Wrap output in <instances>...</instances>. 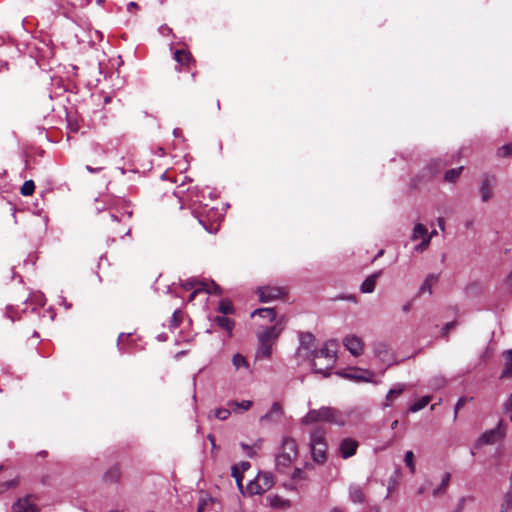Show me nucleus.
<instances>
[{
    "mask_svg": "<svg viewBox=\"0 0 512 512\" xmlns=\"http://www.w3.org/2000/svg\"><path fill=\"white\" fill-rule=\"evenodd\" d=\"M159 31L162 35H169L172 30L168 26L164 25L160 27Z\"/></svg>",
    "mask_w": 512,
    "mask_h": 512,
    "instance_id": "obj_55",
    "label": "nucleus"
},
{
    "mask_svg": "<svg viewBox=\"0 0 512 512\" xmlns=\"http://www.w3.org/2000/svg\"><path fill=\"white\" fill-rule=\"evenodd\" d=\"M468 499L472 500V497L462 496V497L458 500V504H457V508H456V510H458L459 512H462V511L464 510V507H465L466 501H467Z\"/></svg>",
    "mask_w": 512,
    "mask_h": 512,
    "instance_id": "obj_53",
    "label": "nucleus"
},
{
    "mask_svg": "<svg viewBox=\"0 0 512 512\" xmlns=\"http://www.w3.org/2000/svg\"><path fill=\"white\" fill-rule=\"evenodd\" d=\"M121 472L117 465L111 467L104 474V481L107 483H116L120 480Z\"/></svg>",
    "mask_w": 512,
    "mask_h": 512,
    "instance_id": "obj_31",
    "label": "nucleus"
},
{
    "mask_svg": "<svg viewBox=\"0 0 512 512\" xmlns=\"http://www.w3.org/2000/svg\"><path fill=\"white\" fill-rule=\"evenodd\" d=\"M430 241L431 237H425L424 239H422V242L416 246V251L423 252L424 250H426L430 244Z\"/></svg>",
    "mask_w": 512,
    "mask_h": 512,
    "instance_id": "obj_49",
    "label": "nucleus"
},
{
    "mask_svg": "<svg viewBox=\"0 0 512 512\" xmlns=\"http://www.w3.org/2000/svg\"><path fill=\"white\" fill-rule=\"evenodd\" d=\"M493 185L494 179L489 176H484L479 189L482 202H488L493 197Z\"/></svg>",
    "mask_w": 512,
    "mask_h": 512,
    "instance_id": "obj_12",
    "label": "nucleus"
},
{
    "mask_svg": "<svg viewBox=\"0 0 512 512\" xmlns=\"http://www.w3.org/2000/svg\"><path fill=\"white\" fill-rule=\"evenodd\" d=\"M259 296V300L263 303L277 300L284 295V290L281 287L276 286H262L256 291Z\"/></svg>",
    "mask_w": 512,
    "mask_h": 512,
    "instance_id": "obj_6",
    "label": "nucleus"
},
{
    "mask_svg": "<svg viewBox=\"0 0 512 512\" xmlns=\"http://www.w3.org/2000/svg\"><path fill=\"white\" fill-rule=\"evenodd\" d=\"M292 479L295 481L304 479V472L300 468H295L292 473Z\"/></svg>",
    "mask_w": 512,
    "mask_h": 512,
    "instance_id": "obj_52",
    "label": "nucleus"
},
{
    "mask_svg": "<svg viewBox=\"0 0 512 512\" xmlns=\"http://www.w3.org/2000/svg\"><path fill=\"white\" fill-rule=\"evenodd\" d=\"M446 384V380L443 376H436L430 380V387L438 390Z\"/></svg>",
    "mask_w": 512,
    "mask_h": 512,
    "instance_id": "obj_44",
    "label": "nucleus"
},
{
    "mask_svg": "<svg viewBox=\"0 0 512 512\" xmlns=\"http://www.w3.org/2000/svg\"><path fill=\"white\" fill-rule=\"evenodd\" d=\"M233 467H238V472H240L241 474H243L245 471H247L248 469H250L251 464H250V462H248V461H242V462H240L239 464L234 465Z\"/></svg>",
    "mask_w": 512,
    "mask_h": 512,
    "instance_id": "obj_51",
    "label": "nucleus"
},
{
    "mask_svg": "<svg viewBox=\"0 0 512 512\" xmlns=\"http://www.w3.org/2000/svg\"><path fill=\"white\" fill-rule=\"evenodd\" d=\"M450 479H451L450 473L449 472L444 473V475L442 476L441 483L439 484V486L437 488H435L433 490L432 494L434 497H437V496L445 493V491L449 485Z\"/></svg>",
    "mask_w": 512,
    "mask_h": 512,
    "instance_id": "obj_34",
    "label": "nucleus"
},
{
    "mask_svg": "<svg viewBox=\"0 0 512 512\" xmlns=\"http://www.w3.org/2000/svg\"><path fill=\"white\" fill-rule=\"evenodd\" d=\"M262 442V439H257L252 445L241 442L240 447L247 457L254 458L256 457L258 451L261 450Z\"/></svg>",
    "mask_w": 512,
    "mask_h": 512,
    "instance_id": "obj_17",
    "label": "nucleus"
},
{
    "mask_svg": "<svg viewBox=\"0 0 512 512\" xmlns=\"http://www.w3.org/2000/svg\"><path fill=\"white\" fill-rule=\"evenodd\" d=\"M329 512H345V510L339 507H333Z\"/></svg>",
    "mask_w": 512,
    "mask_h": 512,
    "instance_id": "obj_64",
    "label": "nucleus"
},
{
    "mask_svg": "<svg viewBox=\"0 0 512 512\" xmlns=\"http://www.w3.org/2000/svg\"><path fill=\"white\" fill-rule=\"evenodd\" d=\"M454 326H455V322L447 323V324L443 327V334H446V333H447L450 329H452Z\"/></svg>",
    "mask_w": 512,
    "mask_h": 512,
    "instance_id": "obj_57",
    "label": "nucleus"
},
{
    "mask_svg": "<svg viewBox=\"0 0 512 512\" xmlns=\"http://www.w3.org/2000/svg\"><path fill=\"white\" fill-rule=\"evenodd\" d=\"M228 407H230V409L235 412V413H241L243 411H247L251 408L252 406V401L250 400H243L241 402H238V401H229L227 403Z\"/></svg>",
    "mask_w": 512,
    "mask_h": 512,
    "instance_id": "obj_28",
    "label": "nucleus"
},
{
    "mask_svg": "<svg viewBox=\"0 0 512 512\" xmlns=\"http://www.w3.org/2000/svg\"><path fill=\"white\" fill-rule=\"evenodd\" d=\"M404 462L406 466L409 468L410 472L415 473L416 467L414 463V454L412 451H407L404 456Z\"/></svg>",
    "mask_w": 512,
    "mask_h": 512,
    "instance_id": "obj_42",
    "label": "nucleus"
},
{
    "mask_svg": "<svg viewBox=\"0 0 512 512\" xmlns=\"http://www.w3.org/2000/svg\"><path fill=\"white\" fill-rule=\"evenodd\" d=\"M266 499L269 502L270 506L273 508L286 509L291 506V503L289 500L284 499L278 495H269V496H267Z\"/></svg>",
    "mask_w": 512,
    "mask_h": 512,
    "instance_id": "obj_23",
    "label": "nucleus"
},
{
    "mask_svg": "<svg viewBox=\"0 0 512 512\" xmlns=\"http://www.w3.org/2000/svg\"><path fill=\"white\" fill-rule=\"evenodd\" d=\"M39 508L36 499L31 496H25L18 499L12 506V512H38Z\"/></svg>",
    "mask_w": 512,
    "mask_h": 512,
    "instance_id": "obj_8",
    "label": "nucleus"
},
{
    "mask_svg": "<svg viewBox=\"0 0 512 512\" xmlns=\"http://www.w3.org/2000/svg\"><path fill=\"white\" fill-rule=\"evenodd\" d=\"M466 401H467V398H465V397H461L458 399V401L455 405V408H454V419L457 418L458 411L465 405Z\"/></svg>",
    "mask_w": 512,
    "mask_h": 512,
    "instance_id": "obj_50",
    "label": "nucleus"
},
{
    "mask_svg": "<svg viewBox=\"0 0 512 512\" xmlns=\"http://www.w3.org/2000/svg\"><path fill=\"white\" fill-rule=\"evenodd\" d=\"M336 347L335 341H329L321 349L316 350L311 363L313 372L324 377L329 375V370L333 368L336 362Z\"/></svg>",
    "mask_w": 512,
    "mask_h": 512,
    "instance_id": "obj_1",
    "label": "nucleus"
},
{
    "mask_svg": "<svg viewBox=\"0 0 512 512\" xmlns=\"http://www.w3.org/2000/svg\"><path fill=\"white\" fill-rule=\"evenodd\" d=\"M200 292L211 293L212 290L209 288L207 282H199V287L195 288L190 294L188 301L191 302L195 299L196 295Z\"/></svg>",
    "mask_w": 512,
    "mask_h": 512,
    "instance_id": "obj_39",
    "label": "nucleus"
},
{
    "mask_svg": "<svg viewBox=\"0 0 512 512\" xmlns=\"http://www.w3.org/2000/svg\"><path fill=\"white\" fill-rule=\"evenodd\" d=\"M231 474L235 478L238 488L244 493L242 485L243 474L238 472V467H232Z\"/></svg>",
    "mask_w": 512,
    "mask_h": 512,
    "instance_id": "obj_48",
    "label": "nucleus"
},
{
    "mask_svg": "<svg viewBox=\"0 0 512 512\" xmlns=\"http://www.w3.org/2000/svg\"><path fill=\"white\" fill-rule=\"evenodd\" d=\"M102 169H103L102 167L94 168V167H92V166H90V165H87V166H86V170H87L88 172H90V173H98V172H100Z\"/></svg>",
    "mask_w": 512,
    "mask_h": 512,
    "instance_id": "obj_56",
    "label": "nucleus"
},
{
    "mask_svg": "<svg viewBox=\"0 0 512 512\" xmlns=\"http://www.w3.org/2000/svg\"><path fill=\"white\" fill-rule=\"evenodd\" d=\"M438 281V276L435 274H429L425 278L424 282L420 286L419 294L428 293L429 295L432 294V287L433 285Z\"/></svg>",
    "mask_w": 512,
    "mask_h": 512,
    "instance_id": "obj_26",
    "label": "nucleus"
},
{
    "mask_svg": "<svg viewBox=\"0 0 512 512\" xmlns=\"http://www.w3.org/2000/svg\"><path fill=\"white\" fill-rule=\"evenodd\" d=\"M259 316L273 322L277 318V314L274 308H258L251 313V317Z\"/></svg>",
    "mask_w": 512,
    "mask_h": 512,
    "instance_id": "obj_21",
    "label": "nucleus"
},
{
    "mask_svg": "<svg viewBox=\"0 0 512 512\" xmlns=\"http://www.w3.org/2000/svg\"><path fill=\"white\" fill-rule=\"evenodd\" d=\"M173 135L175 138H182V130L179 128H175L173 130Z\"/></svg>",
    "mask_w": 512,
    "mask_h": 512,
    "instance_id": "obj_59",
    "label": "nucleus"
},
{
    "mask_svg": "<svg viewBox=\"0 0 512 512\" xmlns=\"http://www.w3.org/2000/svg\"><path fill=\"white\" fill-rule=\"evenodd\" d=\"M181 321H182V312H181V310L176 309L173 312L172 317H171V321H170L171 328L178 327L180 325Z\"/></svg>",
    "mask_w": 512,
    "mask_h": 512,
    "instance_id": "obj_46",
    "label": "nucleus"
},
{
    "mask_svg": "<svg viewBox=\"0 0 512 512\" xmlns=\"http://www.w3.org/2000/svg\"><path fill=\"white\" fill-rule=\"evenodd\" d=\"M157 338H158V340H159V341H162V342H163V341H166V340H167L168 336H167L165 333H162V334H159V335L157 336Z\"/></svg>",
    "mask_w": 512,
    "mask_h": 512,
    "instance_id": "obj_63",
    "label": "nucleus"
},
{
    "mask_svg": "<svg viewBox=\"0 0 512 512\" xmlns=\"http://www.w3.org/2000/svg\"><path fill=\"white\" fill-rule=\"evenodd\" d=\"M298 455L297 443L292 438H285L282 442L281 451L276 455V469L284 473L291 466Z\"/></svg>",
    "mask_w": 512,
    "mask_h": 512,
    "instance_id": "obj_3",
    "label": "nucleus"
},
{
    "mask_svg": "<svg viewBox=\"0 0 512 512\" xmlns=\"http://www.w3.org/2000/svg\"><path fill=\"white\" fill-rule=\"evenodd\" d=\"M208 440L210 441L211 445H212V448H215L216 447V444H215V436L212 435V434H209L207 436Z\"/></svg>",
    "mask_w": 512,
    "mask_h": 512,
    "instance_id": "obj_61",
    "label": "nucleus"
},
{
    "mask_svg": "<svg viewBox=\"0 0 512 512\" xmlns=\"http://www.w3.org/2000/svg\"><path fill=\"white\" fill-rule=\"evenodd\" d=\"M497 154L500 157L512 156V143H508V144L501 146L498 149Z\"/></svg>",
    "mask_w": 512,
    "mask_h": 512,
    "instance_id": "obj_47",
    "label": "nucleus"
},
{
    "mask_svg": "<svg viewBox=\"0 0 512 512\" xmlns=\"http://www.w3.org/2000/svg\"><path fill=\"white\" fill-rule=\"evenodd\" d=\"M199 282H201V281L197 280L195 278H189V279L182 281L181 286L185 290H191V289L194 290L195 288L199 287Z\"/></svg>",
    "mask_w": 512,
    "mask_h": 512,
    "instance_id": "obj_45",
    "label": "nucleus"
},
{
    "mask_svg": "<svg viewBox=\"0 0 512 512\" xmlns=\"http://www.w3.org/2000/svg\"><path fill=\"white\" fill-rule=\"evenodd\" d=\"M232 364L236 370L245 369L248 373L251 372L247 359L240 353L233 355Z\"/></svg>",
    "mask_w": 512,
    "mask_h": 512,
    "instance_id": "obj_27",
    "label": "nucleus"
},
{
    "mask_svg": "<svg viewBox=\"0 0 512 512\" xmlns=\"http://www.w3.org/2000/svg\"><path fill=\"white\" fill-rule=\"evenodd\" d=\"M312 457L315 462L317 463H323L326 460V450L327 445L326 443H322L320 445H310Z\"/></svg>",
    "mask_w": 512,
    "mask_h": 512,
    "instance_id": "obj_14",
    "label": "nucleus"
},
{
    "mask_svg": "<svg viewBox=\"0 0 512 512\" xmlns=\"http://www.w3.org/2000/svg\"><path fill=\"white\" fill-rule=\"evenodd\" d=\"M188 191V199L192 202V204H202L203 200L205 199V191L199 190L198 188L194 189H187Z\"/></svg>",
    "mask_w": 512,
    "mask_h": 512,
    "instance_id": "obj_32",
    "label": "nucleus"
},
{
    "mask_svg": "<svg viewBox=\"0 0 512 512\" xmlns=\"http://www.w3.org/2000/svg\"><path fill=\"white\" fill-rule=\"evenodd\" d=\"M174 60L178 63L179 66H186L192 59L190 52L184 49H177L173 55Z\"/></svg>",
    "mask_w": 512,
    "mask_h": 512,
    "instance_id": "obj_25",
    "label": "nucleus"
},
{
    "mask_svg": "<svg viewBox=\"0 0 512 512\" xmlns=\"http://www.w3.org/2000/svg\"><path fill=\"white\" fill-rule=\"evenodd\" d=\"M272 356V346L258 342V346L255 352V361H261L263 359H270Z\"/></svg>",
    "mask_w": 512,
    "mask_h": 512,
    "instance_id": "obj_18",
    "label": "nucleus"
},
{
    "mask_svg": "<svg viewBox=\"0 0 512 512\" xmlns=\"http://www.w3.org/2000/svg\"><path fill=\"white\" fill-rule=\"evenodd\" d=\"M337 374L344 378L355 380L358 382H361V381L369 382V381H371V378L373 377V373H371L370 371H359V370H353L351 372L340 371V372H337Z\"/></svg>",
    "mask_w": 512,
    "mask_h": 512,
    "instance_id": "obj_11",
    "label": "nucleus"
},
{
    "mask_svg": "<svg viewBox=\"0 0 512 512\" xmlns=\"http://www.w3.org/2000/svg\"><path fill=\"white\" fill-rule=\"evenodd\" d=\"M411 308H412V302L410 301L402 306V311L405 313H408L411 310Z\"/></svg>",
    "mask_w": 512,
    "mask_h": 512,
    "instance_id": "obj_58",
    "label": "nucleus"
},
{
    "mask_svg": "<svg viewBox=\"0 0 512 512\" xmlns=\"http://www.w3.org/2000/svg\"><path fill=\"white\" fill-rule=\"evenodd\" d=\"M439 228L443 231L445 229V221L443 218H438L437 220Z\"/></svg>",
    "mask_w": 512,
    "mask_h": 512,
    "instance_id": "obj_60",
    "label": "nucleus"
},
{
    "mask_svg": "<svg viewBox=\"0 0 512 512\" xmlns=\"http://www.w3.org/2000/svg\"><path fill=\"white\" fill-rule=\"evenodd\" d=\"M219 312L223 315L231 314L234 311L233 305L229 300H222L218 307Z\"/></svg>",
    "mask_w": 512,
    "mask_h": 512,
    "instance_id": "obj_40",
    "label": "nucleus"
},
{
    "mask_svg": "<svg viewBox=\"0 0 512 512\" xmlns=\"http://www.w3.org/2000/svg\"><path fill=\"white\" fill-rule=\"evenodd\" d=\"M503 358L505 360V363L500 378H512V349L503 352Z\"/></svg>",
    "mask_w": 512,
    "mask_h": 512,
    "instance_id": "obj_15",
    "label": "nucleus"
},
{
    "mask_svg": "<svg viewBox=\"0 0 512 512\" xmlns=\"http://www.w3.org/2000/svg\"><path fill=\"white\" fill-rule=\"evenodd\" d=\"M432 163L429 165L428 169H429V177H432L434 174H436L439 169H432Z\"/></svg>",
    "mask_w": 512,
    "mask_h": 512,
    "instance_id": "obj_62",
    "label": "nucleus"
},
{
    "mask_svg": "<svg viewBox=\"0 0 512 512\" xmlns=\"http://www.w3.org/2000/svg\"><path fill=\"white\" fill-rule=\"evenodd\" d=\"M320 421L343 426L346 423V417L341 411L333 407H321L320 409L310 410L302 420L304 424H313Z\"/></svg>",
    "mask_w": 512,
    "mask_h": 512,
    "instance_id": "obj_2",
    "label": "nucleus"
},
{
    "mask_svg": "<svg viewBox=\"0 0 512 512\" xmlns=\"http://www.w3.org/2000/svg\"><path fill=\"white\" fill-rule=\"evenodd\" d=\"M358 442L353 438H345L340 443V454L343 459L352 457L358 448Z\"/></svg>",
    "mask_w": 512,
    "mask_h": 512,
    "instance_id": "obj_10",
    "label": "nucleus"
},
{
    "mask_svg": "<svg viewBox=\"0 0 512 512\" xmlns=\"http://www.w3.org/2000/svg\"><path fill=\"white\" fill-rule=\"evenodd\" d=\"M35 189V184L32 180H27L24 182V184L21 187V194L23 196H30L33 194Z\"/></svg>",
    "mask_w": 512,
    "mask_h": 512,
    "instance_id": "obj_43",
    "label": "nucleus"
},
{
    "mask_svg": "<svg viewBox=\"0 0 512 512\" xmlns=\"http://www.w3.org/2000/svg\"><path fill=\"white\" fill-rule=\"evenodd\" d=\"M375 355L383 362H389L390 358V348L386 343H377L374 347Z\"/></svg>",
    "mask_w": 512,
    "mask_h": 512,
    "instance_id": "obj_19",
    "label": "nucleus"
},
{
    "mask_svg": "<svg viewBox=\"0 0 512 512\" xmlns=\"http://www.w3.org/2000/svg\"><path fill=\"white\" fill-rule=\"evenodd\" d=\"M281 332L282 328H280L278 325L266 327L264 330L257 334V340L258 342L270 344V346L273 347Z\"/></svg>",
    "mask_w": 512,
    "mask_h": 512,
    "instance_id": "obj_7",
    "label": "nucleus"
},
{
    "mask_svg": "<svg viewBox=\"0 0 512 512\" xmlns=\"http://www.w3.org/2000/svg\"><path fill=\"white\" fill-rule=\"evenodd\" d=\"M506 426L503 421L500 420L497 426L491 430L485 431L478 439V445L493 444L505 437Z\"/></svg>",
    "mask_w": 512,
    "mask_h": 512,
    "instance_id": "obj_5",
    "label": "nucleus"
},
{
    "mask_svg": "<svg viewBox=\"0 0 512 512\" xmlns=\"http://www.w3.org/2000/svg\"><path fill=\"white\" fill-rule=\"evenodd\" d=\"M282 414H283L282 406L278 402H274L272 404L270 410L265 415H263L260 418V420L261 421L271 420V419H274L275 417H280Z\"/></svg>",
    "mask_w": 512,
    "mask_h": 512,
    "instance_id": "obj_33",
    "label": "nucleus"
},
{
    "mask_svg": "<svg viewBox=\"0 0 512 512\" xmlns=\"http://www.w3.org/2000/svg\"><path fill=\"white\" fill-rule=\"evenodd\" d=\"M406 389V386L405 384H402V383H398L396 385H394L390 390L389 392L387 393L386 395V399H385V406L386 407H389L392 405L393 401L395 400V398H397L398 396H400L404 390Z\"/></svg>",
    "mask_w": 512,
    "mask_h": 512,
    "instance_id": "obj_16",
    "label": "nucleus"
},
{
    "mask_svg": "<svg viewBox=\"0 0 512 512\" xmlns=\"http://www.w3.org/2000/svg\"><path fill=\"white\" fill-rule=\"evenodd\" d=\"M379 276V273H374L368 276L360 286V290L362 293H372L375 290L376 280Z\"/></svg>",
    "mask_w": 512,
    "mask_h": 512,
    "instance_id": "obj_24",
    "label": "nucleus"
},
{
    "mask_svg": "<svg viewBox=\"0 0 512 512\" xmlns=\"http://www.w3.org/2000/svg\"><path fill=\"white\" fill-rule=\"evenodd\" d=\"M245 493L249 496L261 495L264 493L260 480L257 476L248 482Z\"/></svg>",
    "mask_w": 512,
    "mask_h": 512,
    "instance_id": "obj_20",
    "label": "nucleus"
},
{
    "mask_svg": "<svg viewBox=\"0 0 512 512\" xmlns=\"http://www.w3.org/2000/svg\"><path fill=\"white\" fill-rule=\"evenodd\" d=\"M209 288L212 290L210 294H221V288L214 281L207 283Z\"/></svg>",
    "mask_w": 512,
    "mask_h": 512,
    "instance_id": "obj_54",
    "label": "nucleus"
},
{
    "mask_svg": "<svg viewBox=\"0 0 512 512\" xmlns=\"http://www.w3.org/2000/svg\"><path fill=\"white\" fill-rule=\"evenodd\" d=\"M512 509V470L509 477V488L504 495L503 502L500 507L501 512H509Z\"/></svg>",
    "mask_w": 512,
    "mask_h": 512,
    "instance_id": "obj_22",
    "label": "nucleus"
},
{
    "mask_svg": "<svg viewBox=\"0 0 512 512\" xmlns=\"http://www.w3.org/2000/svg\"><path fill=\"white\" fill-rule=\"evenodd\" d=\"M231 409L230 407L229 408H217L215 409L212 413H213V416L219 420H226L230 414H231Z\"/></svg>",
    "mask_w": 512,
    "mask_h": 512,
    "instance_id": "obj_41",
    "label": "nucleus"
},
{
    "mask_svg": "<svg viewBox=\"0 0 512 512\" xmlns=\"http://www.w3.org/2000/svg\"><path fill=\"white\" fill-rule=\"evenodd\" d=\"M325 442L324 431L322 429H315L310 436V445H320Z\"/></svg>",
    "mask_w": 512,
    "mask_h": 512,
    "instance_id": "obj_37",
    "label": "nucleus"
},
{
    "mask_svg": "<svg viewBox=\"0 0 512 512\" xmlns=\"http://www.w3.org/2000/svg\"><path fill=\"white\" fill-rule=\"evenodd\" d=\"M462 170H463V167L461 166V167L450 169V170L446 171L445 176H444L445 181L454 183L460 176Z\"/></svg>",
    "mask_w": 512,
    "mask_h": 512,
    "instance_id": "obj_38",
    "label": "nucleus"
},
{
    "mask_svg": "<svg viewBox=\"0 0 512 512\" xmlns=\"http://www.w3.org/2000/svg\"><path fill=\"white\" fill-rule=\"evenodd\" d=\"M214 322L221 328L225 329L229 336L232 335V330L234 327V322L226 317V315L216 316L214 318Z\"/></svg>",
    "mask_w": 512,
    "mask_h": 512,
    "instance_id": "obj_30",
    "label": "nucleus"
},
{
    "mask_svg": "<svg viewBox=\"0 0 512 512\" xmlns=\"http://www.w3.org/2000/svg\"><path fill=\"white\" fill-rule=\"evenodd\" d=\"M425 237H429L427 228L420 223L416 224L411 236L412 240H417L418 238L424 239Z\"/></svg>",
    "mask_w": 512,
    "mask_h": 512,
    "instance_id": "obj_36",
    "label": "nucleus"
},
{
    "mask_svg": "<svg viewBox=\"0 0 512 512\" xmlns=\"http://www.w3.org/2000/svg\"><path fill=\"white\" fill-rule=\"evenodd\" d=\"M300 345L297 349V355L301 357L302 359H310L314 357L316 352L315 347V337L313 334L307 332V333H301L299 336Z\"/></svg>",
    "mask_w": 512,
    "mask_h": 512,
    "instance_id": "obj_4",
    "label": "nucleus"
},
{
    "mask_svg": "<svg viewBox=\"0 0 512 512\" xmlns=\"http://www.w3.org/2000/svg\"><path fill=\"white\" fill-rule=\"evenodd\" d=\"M349 499L354 504H362L365 502V494L363 488L359 484H351L348 488Z\"/></svg>",
    "mask_w": 512,
    "mask_h": 512,
    "instance_id": "obj_13",
    "label": "nucleus"
},
{
    "mask_svg": "<svg viewBox=\"0 0 512 512\" xmlns=\"http://www.w3.org/2000/svg\"><path fill=\"white\" fill-rule=\"evenodd\" d=\"M343 344L353 356H359L363 352V341L356 335H347L343 340Z\"/></svg>",
    "mask_w": 512,
    "mask_h": 512,
    "instance_id": "obj_9",
    "label": "nucleus"
},
{
    "mask_svg": "<svg viewBox=\"0 0 512 512\" xmlns=\"http://www.w3.org/2000/svg\"><path fill=\"white\" fill-rule=\"evenodd\" d=\"M262 485L263 491L266 492L274 485V477L270 472H260L257 475Z\"/></svg>",
    "mask_w": 512,
    "mask_h": 512,
    "instance_id": "obj_29",
    "label": "nucleus"
},
{
    "mask_svg": "<svg viewBox=\"0 0 512 512\" xmlns=\"http://www.w3.org/2000/svg\"><path fill=\"white\" fill-rule=\"evenodd\" d=\"M430 401H431V396H429V395L423 396L422 398L417 400L415 403H413L410 406L409 410L413 413L418 412V411L422 410L423 408H425L429 404Z\"/></svg>",
    "mask_w": 512,
    "mask_h": 512,
    "instance_id": "obj_35",
    "label": "nucleus"
}]
</instances>
